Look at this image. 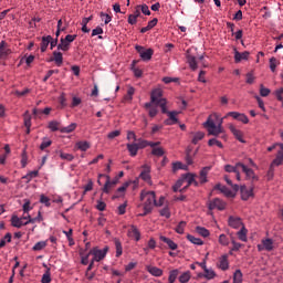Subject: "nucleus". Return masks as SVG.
<instances>
[{"label": "nucleus", "mask_w": 283, "mask_h": 283, "mask_svg": "<svg viewBox=\"0 0 283 283\" xmlns=\"http://www.w3.org/2000/svg\"><path fill=\"white\" fill-rule=\"evenodd\" d=\"M185 182H187L188 187H191V185H195V187H198V181H196V176L192 174H187L182 176Z\"/></svg>", "instance_id": "obj_28"}, {"label": "nucleus", "mask_w": 283, "mask_h": 283, "mask_svg": "<svg viewBox=\"0 0 283 283\" xmlns=\"http://www.w3.org/2000/svg\"><path fill=\"white\" fill-rule=\"evenodd\" d=\"M187 240H189V242H191L192 244H197L198 247L203 244V242L200 239H198L191 234L187 235Z\"/></svg>", "instance_id": "obj_50"}, {"label": "nucleus", "mask_w": 283, "mask_h": 283, "mask_svg": "<svg viewBox=\"0 0 283 283\" xmlns=\"http://www.w3.org/2000/svg\"><path fill=\"white\" fill-rule=\"evenodd\" d=\"M161 114H167L168 119L165 120V125H176L178 124V116L180 113L177 111L169 112L166 107V112H161Z\"/></svg>", "instance_id": "obj_9"}, {"label": "nucleus", "mask_w": 283, "mask_h": 283, "mask_svg": "<svg viewBox=\"0 0 283 283\" xmlns=\"http://www.w3.org/2000/svg\"><path fill=\"white\" fill-rule=\"evenodd\" d=\"M224 180H226L227 185H229V187H231L233 189V191L231 189H229L227 186H222L220 184H218L216 186V189L221 191V193H224V196L227 198H235V192H238L240 190V186L233 185V181H231V179L227 175L224 176Z\"/></svg>", "instance_id": "obj_2"}, {"label": "nucleus", "mask_w": 283, "mask_h": 283, "mask_svg": "<svg viewBox=\"0 0 283 283\" xmlns=\"http://www.w3.org/2000/svg\"><path fill=\"white\" fill-rule=\"evenodd\" d=\"M274 176H275V169L273 168V165H271L266 174V179L272 180Z\"/></svg>", "instance_id": "obj_64"}, {"label": "nucleus", "mask_w": 283, "mask_h": 283, "mask_svg": "<svg viewBox=\"0 0 283 283\" xmlns=\"http://www.w3.org/2000/svg\"><path fill=\"white\" fill-rule=\"evenodd\" d=\"M126 147L128 149L129 156H132L133 158L138 155V146L136 145V143L127 144Z\"/></svg>", "instance_id": "obj_32"}, {"label": "nucleus", "mask_w": 283, "mask_h": 283, "mask_svg": "<svg viewBox=\"0 0 283 283\" xmlns=\"http://www.w3.org/2000/svg\"><path fill=\"white\" fill-rule=\"evenodd\" d=\"M12 54V50L8 48V43L6 41L0 42V60L6 59V56H10Z\"/></svg>", "instance_id": "obj_15"}, {"label": "nucleus", "mask_w": 283, "mask_h": 283, "mask_svg": "<svg viewBox=\"0 0 283 283\" xmlns=\"http://www.w3.org/2000/svg\"><path fill=\"white\" fill-rule=\"evenodd\" d=\"M219 244H221V247H229V238L227 234L219 235Z\"/></svg>", "instance_id": "obj_52"}, {"label": "nucleus", "mask_w": 283, "mask_h": 283, "mask_svg": "<svg viewBox=\"0 0 283 283\" xmlns=\"http://www.w3.org/2000/svg\"><path fill=\"white\" fill-rule=\"evenodd\" d=\"M153 156H165V149L163 147L153 148L151 150Z\"/></svg>", "instance_id": "obj_56"}, {"label": "nucleus", "mask_w": 283, "mask_h": 283, "mask_svg": "<svg viewBox=\"0 0 283 283\" xmlns=\"http://www.w3.org/2000/svg\"><path fill=\"white\" fill-rule=\"evenodd\" d=\"M187 63L189 65V67L196 72V70H198V62L196 61V56L189 54V51H187Z\"/></svg>", "instance_id": "obj_20"}, {"label": "nucleus", "mask_w": 283, "mask_h": 283, "mask_svg": "<svg viewBox=\"0 0 283 283\" xmlns=\"http://www.w3.org/2000/svg\"><path fill=\"white\" fill-rule=\"evenodd\" d=\"M60 158L62 160H67L69 163H72V160H74V155L61 151Z\"/></svg>", "instance_id": "obj_53"}, {"label": "nucleus", "mask_w": 283, "mask_h": 283, "mask_svg": "<svg viewBox=\"0 0 283 283\" xmlns=\"http://www.w3.org/2000/svg\"><path fill=\"white\" fill-rule=\"evenodd\" d=\"M150 103L158 105L161 112H167V98H163V91L160 88L153 90L150 94Z\"/></svg>", "instance_id": "obj_3"}, {"label": "nucleus", "mask_w": 283, "mask_h": 283, "mask_svg": "<svg viewBox=\"0 0 283 283\" xmlns=\"http://www.w3.org/2000/svg\"><path fill=\"white\" fill-rule=\"evenodd\" d=\"M36 176H39V170H33L30 171L29 174H27L23 179L28 180V182H30L32 180V178H36Z\"/></svg>", "instance_id": "obj_54"}, {"label": "nucleus", "mask_w": 283, "mask_h": 283, "mask_svg": "<svg viewBox=\"0 0 283 283\" xmlns=\"http://www.w3.org/2000/svg\"><path fill=\"white\" fill-rule=\"evenodd\" d=\"M216 120L218 125H216ZM223 119L218 116V114L210 115L207 122L203 124V127L208 129V136L218 137L219 134H224V128H222Z\"/></svg>", "instance_id": "obj_1"}, {"label": "nucleus", "mask_w": 283, "mask_h": 283, "mask_svg": "<svg viewBox=\"0 0 283 283\" xmlns=\"http://www.w3.org/2000/svg\"><path fill=\"white\" fill-rule=\"evenodd\" d=\"M34 222H36V219H29L24 222L23 218H19L18 216L11 218V224L15 229H21V227H25L27 224H34Z\"/></svg>", "instance_id": "obj_6"}, {"label": "nucleus", "mask_w": 283, "mask_h": 283, "mask_svg": "<svg viewBox=\"0 0 283 283\" xmlns=\"http://www.w3.org/2000/svg\"><path fill=\"white\" fill-rule=\"evenodd\" d=\"M78 35H76V34H67L65 38H63V40H65V42L69 44V45H71V43H74V41H76V38H77Z\"/></svg>", "instance_id": "obj_59"}, {"label": "nucleus", "mask_w": 283, "mask_h": 283, "mask_svg": "<svg viewBox=\"0 0 283 283\" xmlns=\"http://www.w3.org/2000/svg\"><path fill=\"white\" fill-rule=\"evenodd\" d=\"M209 171H211V167H205L200 170L199 182L201 185H205V182H207V176L209 175Z\"/></svg>", "instance_id": "obj_26"}, {"label": "nucleus", "mask_w": 283, "mask_h": 283, "mask_svg": "<svg viewBox=\"0 0 283 283\" xmlns=\"http://www.w3.org/2000/svg\"><path fill=\"white\" fill-rule=\"evenodd\" d=\"M184 182L185 179L181 177V179L177 180L176 185L172 186V191H175V193L180 191V187H182Z\"/></svg>", "instance_id": "obj_55"}, {"label": "nucleus", "mask_w": 283, "mask_h": 283, "mask_svg": "<svg viewBox=\"0 0 283 283\" xmlns=\"http://www.w3.org/2000/svg\"><path fill=\"white\" fill-rule=\"evenodd\" d=\"M76 127H77V124L72 123L69 126L61 127L60 132H61V134H72V132H74V129H76Z\"/></svg>", "instance_id": "obj_33"}, {"label": "nucleus", "mask_w": 283, "mask_h": 283, "mask_svg": "<svg viewBox=\"0 0 283 283\" xmlns=\"http://www.w3.org/2000/svg\"><path fill=\"white\" fill-rule=\"evenodd\" d=\"M108 248H104L103 250L99 249H93L90 251L91 255H93V262H101V260H104L107 255Z\"/></svg>", "instance_id": "obj_7"}, {"label": "nucleus", "mask_w": 283, "mask_h": 283, "mask_svg": "<svg viewBox=\"0 0 283 283\" xmlns=\"http://www.w3.org/2000/svg\"><path fill=\"white\" fill-rule=\"evenodd\" d=\"M271 94V90L264 87V84L260 85V96L266 97Z\"/></svg>", "instance_id": "obj_57"}, {"label": "nucleus", "mask_w": 283, "mask_h": 283, "mask_svg": "<svg viewBox=\"0 0 283 283\" xmlns=\"http://www.w3.org/2000/svg\"><path fill=\"white\" fill-rule=\"evenodd\" d=\"M51 61H54V63L57 65V67H61V65H63V53H61L59 51H54L53 57L51 59Z\"/></svg>", "instance_id": "obj_29"}, {"label": "nucleus", "mask_w": 283, "mask_h": 283, "mask_svg": "<svg viewBox=\"0 0 283 283\" xmlns=\"http://www.w3.org/2000/svg\"><path fill=\"white\" fill-rule=\"evenodd\" d=\"M24 127H32V117L30 116V113L28 111L24 113Z\"/></svg>", "instance_id": "obj_48"}, {"label": "nucleus", "mask_w": 283, "mask_h": 283, "mask_svg": "<svg viewBox=\"0 0 283 283\" xmlns=\"http://www.w3.org/2000/svg\"><path fill=\"white\" fill-rule=\"evenodd\" d=\"M247 233H248V230L247 228L242 227L240 229V231L237 233L239 240H241V242H247Z\"/></svg>", "instance_id": "obj_40"}, {"label": "nucleus", "mask_w": 283, "mask_h": 283, "mask_svg": "<svg viewBox=\"0 0 283 283\" xmlns=\"http://www.w3.org/2000/svg\"><path fill=\"white\" fill-rule=\"evenodd\" d=\"M202 138H205V133L203 132H197L195 133L193 137H192V145H198V143H200V140H202Z\"/></svg>", "instance_id": "obj_37"}, {"label": "nucleus", "mask_w": 283, "mask_h": 283, "mask_svg": "<svg viewBox=\"0 0 283 283\" xmlns=\"http://www.w3.org/2000/svg\"><path fill=\"white\" fill-rule=\"evenodd\" d=\"M76 147L81 151H87V149H90L91 145H90V142H77Z\"/></svg>", "instance_id": "obj_39"}, {"label": "nucleus", "mask_w": 283, "mask_h": 283, "mask_svg": "<svg viewBox=\"0 0 283 283\" xmlns=\"http://www.w3.org/2000/svg\"><path fill=\"white\" fill-rule=\"evenodd\" d=\"M231 244H232V248L230 250V255L233 253V251H238L244 247L242 243H238L235 241V238H233V237H231Z\"/></svg>", "instance_id": "obj_38"}, {"label": "nucleus", "mask_w": 283, "mask_h": 283, "mask_svg": "<svg viewBox=\"0 0 283 283\" xmlns=\"http://www.w3.org/2000/svg\"><path fill=\"white\" fill-rule=\"evenodd\" d=\"M189 280H191V272L190 271H186L179 276V282L180 283H187V282H189Z\"/></svg>", "instance_id": "obj_41"}, {"label": "nucleus", "mask_w": 283, "mask_h": 283, "mask_svg": "<svg viewBox=\"0 0 283 283\" xmlns=\"http://www.w3.org/2000/svg\"><path fill=\"white\" fill-rule=\"evenodd\" d=\"M99 178H106L105 185L103 187L104 193H109L111 189H114V187H116V186H112V180H111L109 176L99 175ZM97 182H98V185H102L101 179H98Z\"/></svg>", "instance_id": "obj_13"}, {"label": "nucleus", "mask_w": 283, "mask_h": 283, "mask_svg": "<svg viewBox=\"0 0 283 283\" xmlns=\"http://www.w3.org/2000/svg\"><path fill=\"white\" fill-rule=\"evenodd\" d=\"M159 213L163 218H167V219L171 218V212L169 211L168 207H165L164 209H161Z\"/></svg>", "instance_id": "obj_61"}, {"label": "nucleus", "mask_w": 283, "mask_h": 283, "mask_svg": "<svg viewBox=\"0 0 283 283\" xmlns=\"http://www.w3.org/2000/svg\"><path fill=\"white\" fill-rule=\"evenodd\" d=\"M159 240L165 242L171 251H176V249H178V244L167 237L161 235L159 237Z\"/></svg>", "instance_id": "obj_23"}, {"label": "nucleus", "mask_w": 283, "mask_h": 283, "mask_svg": "<svg viewBox=\"0 0 283 283\" xmlns=\"http://www.w3.org/2000/svg\"><path fill=\"white\" fill-rule=\"evenodd\" d=\"M198 277H205L206 280H213L216 277V271L213 269L206 268L203 273H199Z\"/></svg>", "instance_id": "obj_21"}, {"label": "nucleus", "mask_w": 283, "mask_h": 283, "mask_svg": "<svg viewBox=\"0 0 283 283\" xmlns=\"http://www.w3.org/2000/svg\"><path fill=\"white\" fill-rule=\"evenodd\" d=\"M228 223L232 229H240V227H242V219L230 217Z\"/></svg>", "instance_id": "obj_25"}, {"label": "nucleus", "mask_w": 283, "mask_h": 283, "mask_svg": "<svg viewBox=\"0 0 283 283\" xmlns=\"http://www.w3.org/2000/svg\"><path fill=\"white\" fill-rule=\"evenodd\" d=\"M42 283H50L52 282V276L50 274V270L46 271L43 275H42V280H41Z\"/></svg>", "instance_id": "obj_60"}, {"label": "nucleus", "mask_w": 283, "mask_h": 283, "mask_svg": "<svg viewBox=\"0 0 283 283\" xmlns=\"http://www.w3.org/2000/svg\"><path fill=\"white\" fill-rule=\"evenodd\" d=\"M249 54L250 53L248 51L240 53L238 50L234 49V62L240 63V61H248Z\"/></svg>", "instance_id": "obj_19"}, {"label": "nucleus", "mask_w": 283, "mask_h": 283, "mask_svg": "<svg viewBox=\"0 0 283 283\" xmlns=\"http://www.w3.org/2000/svg\"><path fill=\"white\" fill-rule=\"evenodd\" d=\"M45 247H48V242H45V241H40V242H36V243L33 245V250H34V251H43V249H45Z\"/></svg>", "instance_id": "obj_49"}, {"label": "nucleus", "mask_w": 283, "mask_h": 283, "mask_svg": "<svg viewBox=\"0 0 283 283\" xmlns=\"http://www.w3.org/2000/svg\"><path fill=\"white\" fill-rule=\"evenodd\" d=\"M196 231H197V233H198L199 235H201L202 238H209V235H210V233H209V231L207 230V228H203V227H200V226H198V227L196 228Z\"/></svg>", "instance_id": "obj_42"}, {"label": "nucleus", "mask_w": 283, "mask_h": 283, "mask_svg": "<svg viewBox=\"0 0 283 283\" xmlns=\"http://www.w3.org/2000/svg\"><path fill=\"white\" fill-rule=\"evenodd\" d=\"M57 50L61 52H67L70 50V44L63 38L60 39V43L57 44Z\"/></svg>", "instance_id": "obj_35"}, {"label": "nucleus", "mask_w": 283, "mask_h": 283, "mask_svg": "<svg viewBox=\"0 0 283 283\" xmlns=\"http://www.w3.org/2000/svg\"><path fill=\"white\" fill-rule=\"evenodd\" d=\"M280 149L277 150L275 159L272 161V167L275 165L276 167H280L283 163V144L279 145Z\"/></svg>", "instance_id": "obj_18"}, {"label": "nucleus", "mask_w": 283, "mask_h": 283, "mask_svg": "<svg viewBox=\"0 0 283 283\" xmlns=\"http://www.w3.org/2000/svg\"><path fill=\"white\" fill-rule=\"evenodd\" d=\"M52 41V35H46L42 38V42L40 44L41 52H45L48 50V45H50Z\"/></svg>", "instance_id": "obj_31"}, {"label": "nucleus", "mask_w": 283, "mask_h": 283, "mask_svg": "<svg viewBox=\"0 0 283 283\" xmlns=\"http://www.w3.org/2000/svg\"><path fill=\"white\" fill-rule=\"evenodd\" d=\"M137 149H145V147H149V142L139 139L138 143H136Z\"/></svg>", "instance_id": "obj_62"}, {"label": "nucleus", "mask_w": 283, "mask_h": 283, "mask_svg": "<svg viewBox=\"0 0 283 283\" xmlns=\"http://www.w3.org/2000/svg\"><path fill=\"white\" fill-rule=\"evenodd\" d=\"M129 187V184H124L122 187L117 189V193L113 196V200H116V198H120V195L118 193H125L127 191V188Z\"/></svg>", "instance_id": "obj_45"}, {"label": "nucleus", "mask_w": 283, "mask_h": 283, "mask_svg": "<svg viewBox=\"0 0 283 283\" xmlns=\"http://www.w3.org/2000/svg\"><path fill=\"white\" fill-rule=\"evenodd\" d=\"M63 24V20L57 21V30L55 32V39H59L61 36V32H65L67 30V24H64V27H61Z\"/></svg>", "instance_id": "obj_34"}, {"label": "nucleus", "mask_w": 283, "mask_h": 283, "mask_svg": "<svg viewBox=\"0 0 283 283\" xmlns=\"http://www.w3.org/2000/svg\"><path fill=\"white\" fill-rule=\"evenodd\" d=\"M229 129L231 134H233V136L237 138V140H239V143H244V139L242 138L243 134L241 133V130L235 128V126L233 125H230Z\"/></svg>", "instance_id": "obj_30"}, {"label": "nucleus", "mask_w": 283, "mask_h": 283, "mask_svg": "<svg viewBox=\"0 0 283 283\" xmlns=\"http://www.w3.org/2000/svg\"><path fill=\"white\" fill-rule=\"evenodd\" d=\"M239 167H241V171L245 174L248 180H251L252 182H258V180H260V178L258 177V175H255V171H253V169L247 167L244 164L240 165Z\"/></svg>", "instance_id": "obj_8"}, {"label": "nucleus", "mask_w": 283, "mask_h": 283, "mask_svg": "<svg viewBox=\"0 0 283 283\" xmlns=\"http://www.w3.org/2000/svg\"><path fill=\"white\" fill-rule=\"evenodd\" d=\"M259 251H273V241L272 239H263L262 244L258 245Z\"/></svg>", "instance_id": "obj_14"}, {"label": "nucleus", "mask_w": 283, "mask_h": 283, "mask_svg": "<svg viewBox=\"0 0 283 283\" xmlns=\"http://www.w3.org/2000/svg\"><path fill=\"white\" fill-rule=\"evenodd\" d=\"M147 272L150 273L154 277H163V269L157 266L148 265L146 268Z\"/></svg>", "instance_id": "obj_22"}, {"label": "nucleus", "mask_w": 283, "mask_h": 283, "mask_svg": "<svg viewBox=\"0 0 283 283\" xmlns=\"http://www.w3.org/2000/svg\"><path fill=\"white\" fill-rule=\"evenodd\" d=\"M115 248H116V258H120V255H123V244L118 239H115Z\"/></svg>", "instance_id": "obj_44"}, {"label": "nucleus", "mask_w": 283, "mask_h": 283, "mask_svg": "<svg viewBox=\"0 0 283 283\" xmlns=\"http://www.w3.org/2000/svg\"><path fill=\"white\" fill-rule=\"evenodd\" d=\"M140 200H146L144 207H149L150 209H154V206H156V192L144 190L140 193Z\"/></svg>", "instance_id": "obj_4"}, {"label": "nucleus", "mask_w": 283, "mask_h": 283, "mask_svg": "<svg viewBox=\"0 0 283 283\" xmlns=\"http://www.w3.org/2000/svg\"><path fill=\"white\" fill-rule=\"evenodd\" d=\"M40 202L42 205H45V207H51L52 203H50V198L45 197V195L40 196Z\"/></svg>", "instance_id": "obj_63"}, {"label": "nucleus", "mask_w": 283, "mask_h": 283, "mask_svg": "<svg viewBox=\"0 0 283 283\" xmlns=\"http://www.w3.org/2000/svg\"><path fill=\"white\" fill-rule=\"evenodd\" d=\"M219 269H221V271H228L229 270V256L227 254H224L220 258Z\"/></svg>", "instance_id": "obj_27"}, {"label": "nucleus", "mask_w": 283, "mask_h": 283, "mask_svg": "<svg viewBox=\"0 0 283 283\" xmlns=\"http://www.w3.org/2000/svg\"><path fill=\"white\" fill-rule=\"evenodd\" d=\"M135 92L136 88H134V86H129L127 90L126 101H132L134 98Z\"/></svg>", "instance_id": "obj_58"}, {"label": "nucleus", "mask_w": 283, "mask_h": 283, "mask_svg": "<svg viewBox=\"0 0 283 283\" xmlns=\"http://www.w3.org/2000/svg\"><path fill=\"white\" fill-rule=\"evenodd\" d=\"M185 227H187V222L180 221L175 229L176 233H179L180 235H182V233H185Z\"/></svg>", "instance_id": "obj_47"}, {"label": "nucleus", "mask_w": 283, "mask_h": 283, "mask_svg": "<svg viewBox=\"0 0 283 283\" xmlns=\"http://www.w3.org/2000/svg\"><path fill=\"white\" fill-rule=\"evenodd\" d=\"M233 283H242V271L235 270L233 273Z\"/></svg>", "instance_id": "obj_51"}, {"label": "nucleus", "mask_w": 283, "mask_h": 283, "mask_svg": "<svg viewBox=\"0 0 283 283\" xmlns=\"http://www.w3.org/2000/svg\"><path fill=\"white\" fill-rule=\"evenodd\" d=\"M48 127L51 132H61V123H59L56 120L49 122Z\"/></svg>", "instance_id": "obj_36"}, {"label": "nucleus", "mask_w": 283, "mask_h": 283, "mask_svg": "<svg viewBox=\"0 0 283 283\" xmlns=\"http://www.w3.org/2000/svg\"><path fill=\"white\" fill-rule=\"evenodd\" d=\"M136 52H138L142 61H151L154 56V49H146L145 46L136 45Z\"/></svg>", "instance_id": "obj_5"}, {"label": "nucleus", "mask_w": 283, "mask_h": 283, "mask_svg": "<svg viewBox=\"0 0 283 283\" xmlns=\"http://www.w3.org/2000/svg\"><path fill=\"white\" fill-rule=\"evenodd\" d=\"M253 189H255V186H253V184L251 185L250 188H248L247 186H241L240 187L241 199L249 200V198H253Z\"/></svg>", "instance_id": "obj_10"}, {"label": "nucleus", "mask_w": 283, "mask_h": 283, "mask_svg": "<svg viewBox=\"0 0 283 283\" xmlns=\"http://www.w3.org/2000/svg\"><path fill=\"white\" fill-rule=\"evenodd\" d=\"M226 207H227V205L222 200H220L219 198L212 200L209 203L210 211H213V209H219V211H224Z\"/></svg>", "instance_id": "obj_12"}, {"label": "nucleus", "mask_w": 283, "mask_h": 283, "mask_svg": "<svg viewBox=\"0 0 283 283\" xmlns=\"http://www.w3.org/2000/svg\"><path fill=\"white\" fill-rule=\"evenodd\" d=\"M128 237L134 238L136 242L140 240V231H138V228H136V226H130L128 230Z\"/></svg>", "instance_id": "obj_24"}, {"label": "nucleus", "mask_w": 283, "mask_h": 283, "mask_svg": "<svg viewBox=\"0 0 283 283\" xmlns=\"http://www.w3.org/2000/svg\"><path fill=\"white\" fill-rule=\"evenodd\" d=\"M240 165H242V163H238V164H235V166L226 165L224 169L228 174H235L237 180H240L241 179L240 171L242 169V166H240Z\"/></svg>", "instance_id": "obj_11"}, {"label": "nucleus", "mask_w": 283, "mask_h": 283, "mask_svg": "<svg viewBox=\"0 0 283 283\" xmlns=\"http://www.w3.org/2000/svg\"><path fill=\"white\" fill-rule=\"evenodd\" d=\"M180 272L178 271V270H172V271H170V273H169V276H168V283H174V282H176V280L178 279V274H179Z\"/></svg>", "instance_id": "obj_46"}, {"label": "nucleus", "mask_w": 283, "mask_h": 283, "mask_svg": "<svg viewBox=\"0 0 283 283\" xmlns=\"http://www.w3.org/2000/svg\"><path fill=\"white\" fill-rule=\"evenodd\" d=\"M154 105H156V104L151 103V102L146 103L144 105L145 109H148V115L150 116V118H155V116L158 115V107H157L158 105H156V106H154Z\"/></svg>", "instance_id": "obj_16"}, {"label": "nucleus", "mask_w": 283, "mask_h": 283, "mask_svg": "<svg viewBox=\"0 0 283 283\" xmlns=\"http://www.w3.org/2000/svg\"><path fill=\"white\" fill-rule=\"evenodd\" d=\"M213 145L219 147V149H222L224 147V145H222V142L218 140V138H211V139L208 140V146L209 147H213Z\"/></svg>", "instance_id": "obj_43"}, {"label": "nucleus", "mask_w": 283, "mask_h": 283, "mask_svg": "<svg viewBox=\"0 0 283 283\" xmlns=\"http://www.w3.org/2000/svg\"><path fill=\"white\" fill-rule=\"evenodd\" d=\"M143 171L139 175V178H142V180H145V182H149V180H151V175H149L151 172V168L147 165L143 166Z\"/></svg>", "instance_id": "obj_17"}]
</instances>
